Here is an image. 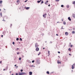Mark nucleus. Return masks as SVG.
I'll list each match as a JSON object with an SVG mask.
<instances>
[{
    "label": "nucleus",
    "mask_w": 75,
    "mask_h": 75,
    "mask_svg": "<svg viewBox=\"0 0 75 75\" xmlns=\"http://www.w3.org/2000/svg\"><path fill=\"white\" fill-rule=\"evenodd\" d=\"M26 73H24L23 72H19V75H26Z\"/></svg>",
    "instance_id": "nucleus-1"
},
{
    "label": "nucleus",
    "mask_w": 75,
    "mask_h": 75,
    "mask_svg": "<svg viewBox=\"0 0 75 75\" xmlns=\"http://www.w3.org/2000/svg\"><path fill=\"white\" fill-rule=\"evenodd\" d=\"M40 59L37 60H36V63L38 64H40Z\"/></svg>",
    "instance_id": "nucleus-2"
},
{
    "label": "nucleus",
    "mask_w": 75,
    "mask_h": 75,
    "mask_svg": "<svg viewBox=\"0 0 75 75\" xmlns=\"http://www.w3.org/2000/svg\"><path fill=\"white\" fill-rule=\"evenodd\" d=\"M39 45H38V43H35V48H37L38 47H39Z\"/></svg>",
    "instance_id": "nucleus-3"
},
{
    "label": "nucleus",
    "mask_w": 75,
    "mask_h": 75,
    "mask_svg": "<svg viewBox=\"0 0 75 75\" xmlns=\"http://www.w3.org/2000/svg\"><path fill=\"white\" fill-rule=\"evenodd\" d=\"M47 16V13H45L44 15H43V17H44V18H46V16Z\"/></svg>",
    "instance_id": "nucleus-4"
},
{
    "label": "nucleus",
    "mask_w": 75,
    "mask_h": 75,
    "mask_svg": "<svg viewBox=\"0 0 75 75\" xmlns=\"http://www.w3.org/2000/svg\"><path fill=\"white\" fill-rule=\"evenodd\" d=\"M48 1L47 0L46 2H45V4L46 5H48Z\"/></svg>",
    "instance_id": "nucleus-5"
},
{
    "label": "nucleus",
    "mask_w": 75,
    "mask_h": 75,
    "mask_svg": "<svg viewBox=\"0 0 75 75\" xmlns=\"http://www.w3.org/2000/svg\"><path fill=\"white\" fill-rule=\"evenodd\" d=\"M29 74L30 75H33V72L31 71H29Z\"/></svg>",
    "instance_id": "nucleus-6"
},
{
    "label": "nucleus",
    "mask_w": 75,
    "mask_h": 75,
    "mask_svg": "<svg viewBox=\"0 0 75 75\" xmlns=\"http://www.w3.org/2000/svg\"><path fill=\"white\" fill-rule=\"evenodd\" d=\"M36 48L35 49V51H39V48L36 47Z\"/></svg>",
    "instance_id": "nucleus-7"
},
{
    "label": "nucleus",
    "mask_w": 75,
    "mask_h": 75,
    "mask_svg": "<svg viewBox=\"0 0 75 75\" xmlns=\"http://www.w3.org/2000/svg\"><path fill=\"white\" fill-rule=\"evenodd\" d=\"M68 34H69L68 32H66L65 33V35H68Z\"/></svg>",
    "instance_id": "nucleus-8"
},
{
    "label": "nucleus",
    "mask_w": 75,
    "mask_h": 75,
    "mask_svg": "<svg viewBox=\"0 0 75 75\" xmlns=\"http://www.w3.org/2000/svg\"><path fill=\"white\" fill-rule=\"evenodd\" d=\"M68 19L69 21H71V18L70 17H68Z\"/></svg>",
    "instance_id": "nucleus-9"
},
{
    "label": "nucleus",
    "mask_w": 75,
    "mask_h": 75,
    "mask_svg": "<svg viewBox=\"0 0 75 75\" xmlns=\"http://www.w3.org/2000/svg\"><path fill=\"white\" fill-rule=\"evenodd\" d=\"M30 8V7H25V8L26 10H28V9H29Z\"/></svg>",
    "instance_id": "nucleus-10"
},
{
    "label": "nucleus",
    "mask_w": 75,
    "mask_h": 75,
    "mask_svg": "<svg viewBox=\"0 0 75 75\" xmlns=\"http://www.w3.org/2000/svg\"><path fill=\"white\" fill-rule=\"evenodd\" d=\"M27 62H29V63H31V62H30V61L29 60H27Z\"/></svg>",
    "instance_id": "nucleus-11"
},
{
    "label": "nucleus",
    "mask_w": 75,
    "mask_h": 75,
    "mask_svg": "<svg viewBox=\"0 0 75 75\" xmlns=\"http://www.w3.org/2000/svg\"><path fill=\"white\" fill-rule=\"evenodd\" d=\"M72 16L74 18H75V14H74V13H73L72 14Z\"/></svg>",
    "instance_id": "nucleus-12"
},
{
    "label": "nucleus",
    "mask_w": 75,
    "mask_h": 75,
    "mask_svg": "<svg viewBox=\"0 0 75 75\" xmlns=\"http://www.w3.org/2000/svg\"><path fill=\"white\" fill-rule=\"evenodd\" d=\"M57 64H61V62L60 61L57 60Z\"/></svg>",
    "instance_id": "nucleus-13"
},
{
    "label": "nucleus",
    "mask_w": 75,
    "mask_h": 75,
    "mask_svg": "<svg viewBox=\"0 0 75 75\" xmlns=\"http://www.w3.org/2000/svg\"><path fill=\"white\" fill-rule=\"evenodd\" d=\"M40 35H42V36H44V33H41L40 34Z\"/></svg>",
    "instance_id": "nucleus-14"
},
{
    "label": "nucleus",
    "mask_w": 75,
    "mask_h": 75,
    "mask_svg": "<svg viewBox=\"0 0 75 75\" xmlns=\"http://www.w3.org/2000/svg\"><path fill=\"white\" fill-rule=\"evenodd\" d=\"M41 1H42V0H40V1H37L38 3H40V2Z\"/></svg>",
    "instance_id": "nucleus-15"
},
{
    "label": "nucleus",
    "mask_w": 75,
    "mask_h": 75,
    "mask_svg": "<svg viewBox=\"0 0 75 75\" xmlns=\"http://www.w3.org/2000/svg\"><path fill=\"white\" fill-rule=\"evenodd\" d=\"M39 30H40V32H41V31H42V30H43V29H42L41 28H39Z\"/></svg>",
    "instance_id": "nucleus-16"
},
{
    "label": "nucleus",
    "mask_w": 75,
    "mask_h": 75,
    "mask_svg": "<svg viewBox=\"0 0 75 75\" xmlns=\"http://www.w3.org/2000/svg\"><path fill=\"white\" fill-rule=\"evenodd\" d=\"M6 33V31H4L3 32V34H4H4H5V33Z\"/></svg>",
    "instance_id": "nucleus-17"
},
{
    "label": "nucleus",
    "mask_w": 75,
    "mask_h": 75,
    "mask_svg": "<svg viewBox=\"0 0 75 75\" xmlns=\"http://www.w3.org/2000/svg\"><path fill=\"white\" fill-rule=\"evenodd\" d=\"M71 69H74V66L73 65H72Z\"/></svg>",
    "instance_id": "nucleus-18"
},
{
    "label": "nucleus",
    "mask_w": 75,
    "mask_h": 75,
    "mask_svg": "<svg viewBox=\"0 0 75 75\" xmlns=\"http://www.w3.org/2000/svg\"><path fill=\"white\" fill-rule=\"evenodd\" d=\"M63 24H64V25H65L66 24V22L65 21H64L63 22Z\"/></svg>",
    "instance_id": "nucleus-19"
},
{
    "label": "nucleus",
    "mask_w": 75,
    "mask_h": 75,
    "mask_svg": "<svg viewBox=\"0 0 75 75\" xmlns=\"http://www.w3.org/2000/svg\"><path fill=\"white\" fill-rule=\"evenodd\" d=\"M46 74H50V72H49V71H47L46 72Z\"/></svg>",
    "instance_id": "nucleus-20"
},
{
    "label": "nucleus",
    "mask_w": 75,
    "mask_h": 75,
    "mask_svg": "<svg viewBox=\"0 0 75 75\" xmlns=\"http://www.w3.org/2000/svg\"><path fill=\"white\" fill-rule=\"evenodd\" d=\"M66 7H67V8H69V5H67L66 6Z\"/></svg>",
    "instance_id": "nucleus-21"
},
{
    "label": "nucleus",
    "mask_w": 75,
    "mask_h": 75,
    "mask_svg": "<svg viewBox=\"0 0 75 75\" xmlns=\"http://www.w3.org/2000/svg\"><path fill=\"white\" fill-rule=\"evenodd\" d=\"M72 33L73 34H75V31H73L72 32Z\"/></svg>",
    "instance_id": "nucleus-22"
},
{
    "label": "nucleus",
    "mask_w": 75,
    "mask_h": 75,
    "mask_svg": "<svg viewBox=\"0 0 75 75\" xmlns=\"http://www.w3.org/2000/svg\"><path fill=\"white\" fill-rule=\"evenodd\" d=\"M43 3H44V1H41V3L40 4H43Z\"/></svg>",
    "instance_id": "nucleus-23"
},
{
    "label": "nucleus",
    "mask_w": 75,
    "mask_h": 75,
    "mask_svg": "<svg viewBox=\"0 0 75 75\" xmlns=\"http://www.w3.org/2000/svg\"><path fill=\"white\" fill-rule=\"evenodd\" d=\"M0 16H1V17H2V13L1 12L0 13Z\"/></svg>",
    "instance_id": "nucleus-24"
},
{
    "label": "nucleus",
    "mask_w": 75,
    "mask_h": 75,
    "mask_svg": "<svg viewBox=\"0 0 75 75\" xmlns=\"http://www.w3.org/2000/svg\"><path fill=\"white\" fill-rule=\"evenodd\" d=\"M57 33H59L60 32V31H59V30H57Z\"/></svg>",
    "instance_id": "nucleus-25"
},
{
    "label": "nucleus",
    "mask_w": 75,
    "mask_h": 75,
    "mask_svg": "<svg viewBox=\"0 0 75 75\" xmlns=\"http://www.w3.org/2000/svg\"><path fill=\"white\" fill-rule=\"evenodd\" d=\"M71 48H69L68 49V51H71Z\"/></svg>",
    "instance_id": "nucleus-26"
},
{
    "label": "nucleus",
    "mask_w": 75,
    "mask_h": 75,
    "mask_svg": "<svg viewBox=\"0 0 75 75\" xmlns=\"http://www.w3.org/2000/svg\"><path fill=\"white\" fill-rule=\"evenodd\" d=\"M2 3H3V1H0V4H2Z\"/></svg>",
    "instance_id": "nucleus-27"
},
{
    "label": "nucleus",
    "mask_w": 75,
    "mask_h": 75,
    "mask_svg": "<svg viewBox=\"0 0 75 75\" xmlns=\"http://www.w3.org/2000/svg\"><path fill=\"white\" fill-rule=\"evenodd\" d=\"M16 41H18L19 40V38H17L16 39Z\"/></svg>",
    "instance_id": "nucleus-28"
},
{
    "label": "nucleus",
    "mask_w": 75,
    "mask_h": 75,
    "mask_svg": "<svg viewBox=\"0 0 75 75\" xmlns=\"http://www.w3.org/2000/svg\"><path fill=\"white\" fill-rule=\"evenodd\" d=\"M19 1H19V0H17V3H19Z\"/></svg>",
    "instance_id": "nucleus-29"
},
{
    "label": "nucleus",
    "mask_w": 75,
    "mask_h": 75,
    "mask_svg": "<svg viewBox=\"0 0 75 75\" xmlns=\"http://www.w3.org/2000/svg\"><path fill=\"white\" fill-rule=\"evenodd\" d=\"M57 2H58L59 1V0H55Z\"/></svg>",
    "instance_id": "nucleus-30"
},
{
    "label": "nucleus",
    "mask_w": 75,
    "mask_h": 75,
    "mask_svg": "<svg viewBox=\"0 0 75 75\" xmlns=\"http://www.w3.org/2000/svg\"><path fill=\"white\" fill-rule=\"evenodd\" d=\"M19 40H20V41H22V38H19Z\"/></svg>",
    "instance_id": "nucleus-31"
},
{
    "label": "nucleus",
    "mask_w": 75,
    "mask_h": 75,
    "mask_svg": "<svg viewBox=\"0 0 75 75\" xmlns=\"http://www.w3.org/2000/svg\"><path fill=\"white\" fill-rule=\"evenodd\" d=\"M29 67H35V66H34V65H30L29 66Z\"/></svg>",
    "instance_id": "nucleus-32"
},
{
    "label": "nucleus",
    "mask_w": 75,
    "mask_h": 75,
    "mask_svg": "<svg viewBox=\"0 0 75 75\" xmlns=\"http://www.w3.org/2000/svg\"><path fill=\"white\" fill-rule=\"evenodd\" d=\"M73 4H75V1H74L73 3H72Z\"/></svg>",
    "instance_id": "nucleus-33"
},
{
    "label": "nucleus",
    "mask_w": 75,
    "mask_h": 75,
    "mask_svg": "<svg viewBox=\"0 0 75 75\" xmlns=\"http://www.w3.org/2000/svg\"><path fill=\"white\" fill-rule=\"evenodd\" d=\"M64 6L63 5H61V7H64Z\"/></svg>",
    "instance_id": "nucleus-34"
},
{
    "label": "nucleus",
    "mask_w": 75,
    "mask_h": 75,
    "mask_svg": "<svg viewBox=\"0 0 75 75\" xmlns=\"http://www.w3.org/2000/svg\"><path fill=\"white\" fill-rule=\"evenodd\" d=\"M21 72H23V69H21L20 70Z\"/></svg>",
    "instance_id": "nucleus-35"
},
{
    "label": "nucleus",
    "mask_w": 75,
    "mask_h": 75,
    "mask_svg": "<svg viewBox=\"0 0 75 75\" xmlns=\"http://www.w3.org/2000/svg\"><path fill=\"white\" fill-rule=\"evenodd\" d=\"M17 55H19V54H20V52H17Z\"/></svg>",
    "instance_id": "nucleus-36"
},
{
    "label": "nucleus",
    "mask_w": 75,
    "mask_h": 75,
    "mask_svg": "<svg viewBox=\"0 0 75 75\" xmlns=\"http://www.w3.org/2000/svg\"><path fill=\"white\" fill-rule=\"evenodd\" d=\"M19 61H21V57H19Z\"/></svg>",
    "instance_id": "nucleus-37"
},
{
    "label": "nucleus",
    "mask_w": 75,
    "mask_h": 75,
    "mask_svg": "<svg viewBox=\"0 0 75 75\" xmlns=\"http://www.w3.org/2000/svg\"><path fill=\"white\" fill-rule=\"evenodd\" d=\"M15 44V42H12V44H13V45H14Z\"/></svg>",
    "instance_id": "nucleus-38"
},
{
    "label": "nucleus",
    "mask_w": 75,
    "mask_h": 75,
    "mask_svg": "<svg viewBox=\"0 0 75 75\" xmlns=\"http://www.w3.org/2000/svg\"><path fill=\"white\" fill-rule=\"evenodd\" d=\"M19 50V48H16V51H17V50Z\"/></svg>",
    "instance_id": "nucleus-39"
},
{
    "label": "nucleus",
    "mask_w": 75,
    "mask_h": 75,
    "mask_svg": "<svg viewBox=\"0 0 75 75\" xmlns=\"http://www.w3.org/2000/svg\"><path fill=\"white\" fill-rule=\"evenodd\" d=\"M62 29H65V28H63V26H62Z\"/></svg>",
    "instance_id": "nucleus-40"
},
{
    "label": "nucleus",
    "mask_w": 75,
    "mask_h": 75,
    "mask_svg": "<svg viewBox=\"0 0 75 75\" xmlns=\"http://www.w3.org/2000/svg\"><path fill=\"white\" fill-rule=\"evenodd\" d=\"M15 75H19V73H16L15 74Z\"/></svg>",
    "instance_id": "nucleus-41"
},
{
    "label": "nucleus",
    "mask_w": 75,
    "mask_h": 75,
    "mask_svg": "<svg viewBox=\"0 0 75 75\" xmlns=\"http://www.w3.org/2000/svg\"><path fill=\"white\" fill-rule=\"evenodd\" d=\"M34 61H34V60H33V61H32V63H34Z\"/></svg>",
    "instance_id": "nucleus-42"
},
{
    "label": "nucleus",
    "mask_w": 75,
    "mask_h": 75,
    "mask_svg": "<svg viewBox=\"0 0 75 75\" xmlns=\"http://www.w3.org/2000/svg\"><path fill=\"white\" fill-rule=\"evenodd\" d=\"M12 24H11V25L10 26V27H11H11H12Z\"/></svg>",
    "instance_id": "nucleus-43"
},
{
    "label": "nucleus",
    "mask_w": 75,
    "mask_h": 75,
    "mask_svg": "<svg viewBox=\"0 0 75 75\" xmlns=\"http://www.w3.org/2000/svg\"><path fill=\"white\" fill-rule=\"evenodd\" d=\"M32 28H33V29H32V30H35V28H34V27H33Z\"/></svg>",
    "instance_id": "nucleus-44"
},
{
    "label": "nucleus",
    "mask_w": 75,
    "mask_h": 75,
    "mask_svg": "<svg viewBox=\"0 0 75 75\" xmlns=\"http://www.w3.org/2000/svg\"><path fill=\"white\" fill-rule=\"evenodd\" d=\"M48 34L49 35H50V32H48Z\"/></svg>",
    "instance_id": "nucleus-45"
},
{
    "label": "nucleus",
    "mask_w": 75,
    "mask_h": 75,
    "mask_svg": "<svg viewBox=\"0 0 75 75\" xmlns=\"http://www.w3.org/2000/svg\"><path fill=\"white\" fill-rule=\"evenodd\" d=\"M73 30H75V28H73Z\"/></svg>",
    "instance_id": "nucleus-46"
},
{
    "label": "nucleus",
    "mask_w": 75,
    "mask_h": 75,
    "mask_svg": "<svg viewBox=\"0 0 75 75\" xmlns=\"http://www.w3.org/2000/svg\"><path fill=\"white\" fill-rule=\"evenodd\" d=\"M27 1H28V0H26L24 1V2L25 3H26V2H27Z\"/></svg>",
    "instance_id": "nucleus-47"
},
{
    "label": "nucleus",
    "mask_w": 75,
    "mask_h": 75,
    "mask_svg": "<svg viewBox=\"0 0 75 75\" xmlns=\"http://www.w3.org/2000/svg\"><path fill=\"white\" fill-rule=\"evenodd\" d=\"M73 46V45H70V47H72V46Z\"/></svg>",
    "instance_id": "nucleus-48"
},
{
    "label": "nucleus",
    "mask_w": 75,
    "mask_h": 75,
    "mask_svg": "<svg viewBox=\"0 0 75 75\" xmlns=\"http://www.w3.org/2000/svg\"><path fill=\"white\" fill-rule=\"evenodd\" d=\"M22 58H24V56H23V55H22Z\"/></svg>",
    "instance_id": "nucleus-49"
},
{
    "label": "nucleus",
    "mask_w": 75,
    "mask_h": 75,
    "mask_svg": "<svg viewBox=\"0 0 75 75\" xmlns=\"http://www.w3.org/2000/svg\"><path fill=\"white\" fill-rule=\"evenodd\" d=\"M1 37L2 38H3V35H1Z\"/></svg>",
    "instance_id": "nucleus-50"
},
{
    "label": "nucleus",
    "mask_w": 75,
    "mask_h": 75,
    "mask_svg": "<svg viewBox=\"0 0 75 75\" xmlns=\"http://www.w3.org/2000/svg\"><path fill=\"white\" fill-rule=\"evenodd\" d=\"M50 6H51V5H50V4H49L48 5V6L49 7H50Z\"/></svg>",
    "instance_id": "nucleus-51"
},
{
    "label": "nucleus",
    "mask_w": 75,
    "mask_h": 75,
    "mask_svg": "<svg viewBox=\"0 0 75 75\" xmlns=\"http://www.w3.org/2000/svg\"><path fill=\"white\" fill-rule=\"evenodd\" d=\"M58 54H60V52L58 51Z\"/></svg>",
    "instance_id": "nucleus-52"
},
{
    "label": "nucleus",
    "mask_w": 75,
    "mask_h": 75,
    "mask_svg": "<svg viewBox=\"0 0 75 75\" xmlns=\"http://www.w3.org/2000/svg\"><path fill=\"white\" fill-rule=\"evenodd\" d=\"M48 54H49L50 53V51H48Z\"/></svg>",
    "instance_id": "nucleus-53"
},
{
    "label": "nucleus",
    "mask_w": 75,
    "mask_h": 75,
    "mask_svg": "<svg viewBox=\"0 0 75 75\" xmlns=\"http://www.w3.org/2000/svg\"><path fill=\"white\" fill-rule=\"evenodd\" d=\"M56 35H57V36H58V34H56Z\"/></svg>",
    "instance_id": "nucleus-54"
},
{
    "label": "nucleus",
    "mask_w": 75,
    "mask_h": 75,
    "mask_svg": "<svg viewBox=\"0 0 75 75\" xmlns=\"http://www.w3.org/2000/svg\"><path fill=\"white\" fill-rule=\"evenodd\" d=\"M75 64H73V65H73V66H75Z\"/></svg>",
    "instance_id": "nucleus-55"
},
{
    "label": "nucleus",
    "mask_w": 75,
    "mask_h": 75,
    "mask_svg": "<svg viewBox=\"0 0 75 75\" xmlns=\"http://www.w3.org/2000/svg\"><path fill=\"white\" fill-rule=\"evenodd\" d=\"M54 73V72L52 71L51 73V74H53Z\"/></svg>",
    "instance_id": "nucleus-56"
},
{
    "label": "nucleus",
    "mask_w": 75,
    "mask_h": 75,
    "mask_svg": "<svg viewBox=\"0 0 75 75\" xmlns=\"http://www.w3.org/2000/svg\"><path fill=\"white\" fill-rule=\"evenodd\" d=\"M50 44H52V42L51 41L50 42Z\"/></svg>",
    "instance_id": "nucleus-57"
},
{
    "label": "nucleus",
    "mask_w": 75,
    "mask_h": 75,
    "mask_svg": "<svg viewBox=\"0 0 75 75\" xmlns=\"http://www.w3.org/2000/svg\"><path fill=\"white\" fill-rule=\"evenodd\" d=\"M16 66H17V64H15V65H14V67H16Z\"/></svg>",
    "instance_id": "nucleus-58"
},
{
    "label": "nucleus",
    "mask_w": 75,
    "mask_h": 75,
    "mask_svg": "<svg viewBox=\"0 0 75 75\" xmlns=\"http://www.w3.org/2000/svg\"><path fill=\"white\" fill-rule=\"evenodd\" d=\"M3 71H6V69H4Z\"/></svg>",
    "instance_id": "nucleus-59"
},
{
    "label": "nucleus",
    "mask_w": 75,
    "mask_h": 75,
    "mask_svg": "<svg viewBox=\"0 0 75 75\" xmlns=\"http://www.w3.org/2000/svg\"><path fill=\"white\" fill-rule=\"evenodd\" d=\"M1 62H2V61H0V64H1Z\"/></svg>",
    "instance_id": "nucleus-60"
},
{
    "label": "nucleus",
    "mask_w": 75,
    "mask_h": 75,
    "mask_svg": "<svg viewBox=\"0 0 75 75\" xmlns=\"http://www.w3.org/2000/svg\"><path fill=\"white\" fill-rule=\"evenodd\" d=\"M69 55H70V56H71V54H69Z\"/></svg>",
    "instance_id": "nucleus-61"
},
{
    "label": "nucleus",
    "mask_w": 75,
    "mask_h": 75,
    "mask_svg": "<svg viewBox=\"0 0 75 75\" xmlns=\"http://www.w3.org/2000/svg\"><path fill=\"white\" fill-rule=\"evenodd\" d=\"M6 69H7L8 68V67H6Z\"/></svg>",
    "instance_id": "nucleus-62"
},
{
    "label": "nucleus",
    "mask_w": 75,
    "mask_h": 75,
    "mask_svg": "<svg viewBox=\"0 0 75 75\" xmlns=\"http://www.w3.org/2000/svg\"><path fill=\"white\" fill-rule=\"evenodd\" d=\"M39 54H41V52H39Z\"/></svg>",
    "instance_id": "nucleus-63"
},
{
    "label": "nucleus",
    "mask_w": 75,
    "mask_h": 75,
    "mask_svg": "<svg viewBox=\"0 0 75 75\" xmlns=\"http://www.w3.org/2000/svg\"><path fill=\"white\" fill-rule=\"evenodd\" d=\"M39 54H41V52H39Z\"/></svg>",
    "instance_id": "nucleus-64"
}]
</instances>
